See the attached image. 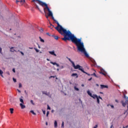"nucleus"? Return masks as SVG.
Here are the masks:
<instances>
[{
  "label": "nucleus",
  "instance_id": "nucleus-1",
  "mask_svg": "<svg viewBox=\"0 0 128 128\" xmlns=\"http://www.w3.org/2000/svg\"><path fill=\"white\" fill-rule=\"evenodd\" d=\"M56 22L58 24V26L55 28L56 30L62 36H64V38H62V40L66 42V40H70L76 46L78 50L84 54L86 58H88V54L86 51L84 42H82V40L77 38L76 37L74 36V34H72V32H70V31H67L66 30L64 29L58 21H56Z\"/></svg>",
  "mask_w": 128,
  "mask_h": 128
},
{
  "label": "nucleus",
  "instance_id": "nucleus-2",
  "mask_svg": "<svg viewBox=\"0 0 128 128\" xmlns=\"http://www.w3.org/2000/svg\"><path fill=\"white\" fill-rule=\"evenodd\" d=\"M66 58H68V60L71 64H72V66L73 68H74V70H80L81 72H84V68L82 66H81L79 64H77L76 66V64H74V62H72V60L70 58H68V57H66Z\"/></svg>",
  "mask_w": 128,
  "mask_h": 128
},
{
  "label": "nucleus",
  "instance_id": "nucleus-3",
  "mask_svg": "<svg viewBox=\"0 0 128 128\" xmlns=\"http://www.w3.org/2000/svg\"><path fill=\"white\" fill-rule=\"evenodd\" d=\"M39 3L40 4V6H46V8L47 10H48V16H52V12L50 10V8H48V4L42 2H40Z\"/></svg>",
  "mask_w": 128,
  "mask_h": 128
},
{
  "label": "nucleus",
  "instance_id": "nucleus-4",
  "mask_svg": "<svg viewBox=\"0 0 128 128\" xmlns=\"http://www.w3.org/2000/svg\"><path fill=\"white\" fill-rule=\"evenodd\" d=\"M87 94L90 96L91 98H92L94 100H96V98H98V96L96 94H92V92L90 91V90H87Z\"/></svg>",
  "mask_w": 128,
  "mask_h": 128
},
{
  "label": "nucleus",
  "instance_id": "nucleus-5",
  "mask_svg": "<svg viewBox=\"0 0 128 128\" xmlns=\"http://www.w3.org/2000/svg\"><path fill=\"white\" fill-rule=\"evenodd\" d=\"M100 88L101 90H104V88H108V86L106 85L100 84Z\"/></svg>",
  "mask_w": 128,
  "mask_h": 128
},
{
  "label": "nucleus",
  "instance_id": "nucleus-6",
  "mask_svg": "<svg viewBox=\"0 0 128 128\" xmlns=\"http://www.w3.org/2000/svg\"><path fill=\"white\" fill-rule=\"evenodd\" d=\"M18 2H20V4H24V2H26V0H16V4H18Z\"/></svg>",
  "mask_w": 128,
  "mask_h": 128
},
{
  "label": "nucleus",
  "instance_id": "nucleus-7",
  "mask_svg": "<svg viewBox=\"0 0 128 128\" xmlns=\"http://www.w3.org/2000/svg\"><path fill=\"white\" fill-rule=\"evenodd\" d=\"M96 98V100H97V102L98 104H100V99L102 100V97H100V96H98V98Z\"/></svg>",
  "mask_w": 128,
  "mask_h": 128
},
{
  "label": "nucleus",
  "instance_id": "nucleus-8",
  "mask_svg": "<svg viewBox=\"0 0 128 128\" xmlns=\"http://www.w3.org/2000/svg\"><path fill=\"white\" fill-rule=\"evenodd\" d=\"M20 106L22 110H24V108H26V106L24 104V103H20Z\"/></svg>",
  "mask_w": 128,
  "mask_h": 128
},
{
  "label": "nucleus",
  "instance_id": "nucleus-9",
  "mask_svg": "<svg viewBox=\"0 0 128 128\" xmlns=\"http://www.w3.org/2000/svg\"><path fill=\"white\" fill-rule=\"evenodd\" d=\"M49 54H52V56H56V53H54V51H50L49 52Z\"/></svg>",
  "mask_w": 128,
  "mask_h": 128
},
{
  "label": "nucleus",
  "instance_id": "nucleus-10",
  "mask_svg": "<svg viewBox=\"0 0 128 128\" xmlns=\"http://www.w3.org/2000/svg\"><path fill=\"white\" fill-rule=\"evenodd\" d=\"M104 70L102 69L101 72H100V74H103V76H106V73H104Z\"/></svg>",
  "mask_w": 128,
  "mask_h": 128
},
{
  "label": "nucleus",
  "instance_id": "nucleus-11",
  "mask_svg": "<svg viewBox=\"0 0 128 128\" xmlns=\"http://www.w3.org/2000/svg\"><path fill=\"white\" fill-rule=\"evenodd\" d=\"M72 76H76V78H78V74L76 73H74L72 74Z\"/></svg>",
  "mask_w": 128,
  "mask_h": 128
},
{
  "label": "nucleus",
  "instance_id": "nucleus-12",
  "mask_svg": "<svg viewBox=\"0 0 128 128\" xmlns=\"http://www.w3.org/2000/svg\"><path fill=\"white\" fill-rule=\"evenodd\" d=\"M4 74V72H2V70L0 69V76H2V78H4V75H2Z\"/></svg>",
  "mask_w": 128,
  "mask_h": 128
},
{
  "label": "nucleus",
  "instance_id": "nucleus-13",
  "mask_svg": "<svg viewBox=\"0 0 128 128\" xmlns=\"http://www.w3.org/2000/svg\"><path fill=\"white\" fill-rule=\"evenodd\" d=\"M20 101L21 104H24V100L22 99V96H21V98H20Z\"/></svg>",
  "mask_w": 128,
  "mask_h": 128
},
{
  "label": "nucleus",
  "instance_id": "nucleus-14",
  "mask_svg": "<svg viewBox=\"0 0 128 128\" xmlns=\"http://www.w3.org/2000/svg\"><path fill=\"white\" fill-rule=\"evenodd\" d=\"M126 102H124V101H122V106H126Z\"/></svg>",
  "mask_w": 128,
  "mask_h": 128
},
{
  "label": "nucleus",
  "instance_id": "nucleus-15",
  "mask_svg": "<svg viewBox=\"0 0 128 128\" xmlns=\"http://www.w3.org/2000/svg\"><path fill=\"white\" fill-rule=\"evenodd\" d=\"M42 92L43 94H46V96H48V94H50V92L48 93V92H46L44 91Z\"/></svg>",
  "mask_w": 128,
  "mask_h": 128
},
{
  "label": "nucleus",
  "instance_id": "nucleus-16",
  "mask_svg": "<svg viewBox=\"0 0 128 128\" xmlns=\"http://www.w3.org/2000/svg\"><path fill=\"white\" fill-rule=\"evenodd\" d=\"M10 52H16V50H14V47H12L10 48Z\"/></svg>",
  "mask_w": 128,
  "mask_h": 128
},
{
  "label": "nucleus",
  "instance_id": "nucleus-17",
  "mask_svg": "<svg viewBox=\"0 0 128 128\" xmlns=\"http://www.w3.org/2000/svg\"><path fill=\"white\" fill-rule=\"evenodd\" d=\"M39 38H40V42H44V39L42 38L41 36H40Z\"/></svg>",
  "mask_w": 128,
  "mask_h": 128
},
{
  "label": "nucleus",
  "instance_id": "nucleus-18",
  "mask_svg": "<svg viewBox=\"0 0 128 128\" xmlns=\"http://www.w3.org/2000/svg\"><path fill=\"white\" fill-rule=\"evenodd\" d=\"M54 128L58 127V122H56V120L54 121Z\"/></svg>",
  "mask_w": 128,
  "mask_h": 128
},
{
  "label": "nucleus",
  "instance_id": "nucleus-19",
  "mask_svg": "<svg viewBox=\"0 0 128 128\" xmlns=\"http://www.w3.org/2000/svg\"><path fill=\"white\" fill-rule=\"evenodd\" d=\"M30 112H31V114H34V116H36V112H34V110H30Z\"/></svg>",
  "mask_w": 128,
  "mask_h": 128
},
{
  "label": "nucleus",
  "instance_id": "nucleus-20",
  "mask_svg": "<svg viewBox=\"0 0 128 128\" xmlns=\"http://www.w3.org/2000/svg\"><path fill=\"white\" fill-rule=\"evenodd\" d=\"M74 90H76L77 92H78L80 90V89H78V88H76V86H74Z\"/></svg>",
  "mask_w": 128,
  "mask_h": 128
},
{
  "label": "nucleus",
  "instance_id": "nucleus-21",
  "mask_svg": "<svg viewBox=\"0 0 128 128\" xmlns=\"http://www.w3.org/2000/svg\"><path fill=\"white\" fill-rule=\"evenodd\" d=\"M10 114H14V108H10Z\"/></svg>",
  "mask_w": 128,
  "mask_h": 128
},
{
  "label": "nucleus",
  "instance_id": "nucleus-22",
  "mask_svg": "<svg viewBox=\"0 0 128 128\" xmlns=\"http://www.w3.org/2000/svg\"><path fill=\"white\" fill-rule=\"evenodd\" d=\"M33 2H38V4H40V2H42V1L39 0H33Z\"/></svg>",
  "mask_w": 128,
  "mask_h": 128
},
{
  "label": "nucleus",
  "instance_id": "nucleus-23",
  "mask_svg": "<svg viewBox=\"0 0 128 128\" xmlns=\"http://www.w3.org/2000/svg\"><path fill=\"white\" fill-rule=\"evenodd\" d=\"M50 64H53V66H56V62H50Z\"/></svg>",
  "mask_w": 128,
  "mask_h": 128
},
{
  "label": "nucleus",
  "instance_id": "nucleus-24",
  "mask_svg": "<svg viewBox=\"0 0 128 128\" xmlns=\"http://www.w3.org/2000/svg\"><path fill=\"white\" fill-rule=\"evenodd\" d=\"M54 38L55 40H58V36H54Z\"/></svg>",
  "mask_w": 128,
  "mask_h": 128
},
{
  "label": "nucleus",
  "instance_id": "nucleus-25",
  "mask_svg": "<svg viewBox=\"0 0 128 128\" xmlns=\"http://www.w3.org/2000/svg\"><path fill=\"white\" fill-rule=\"evenodd\" d=\"M0 54H2V49L0 47Z\"/></svg>",
  "mask_w": 128,
  "mask_h": 128
},
{
  "label": "nucleus",
  "instance_id": "nucleus-26",
  "mask_svg": "<svg viewBox=\"0 0 128 128\" xmlns=\"http://www.w3.org/2000/svg\"><path fill=\"white\" fill-rule=\"evenodd\" d=\"M84 72V74H87L88 76H90V74L84 71V72Z\"/></svg>",
  "mask_w": 128,
  "mask_h": 128
},
{
  "label": "nucleus",
  "instance_id": "nucleus-27",
  "mask_svg": "<svg viewBox=\"0 0 128 128\" xmlns=\"http://www.w3.org/2000/svg\"><path fill=\"white\" fill-rule=\"evenodd\" d=\"M91 76H96V78H98V76H96V73H94L93 74H91Z\"/></svg>",
  "mask_w": 128,
  "mask_h": 128
},
{
  "label": "nucleus",
  "instance_id": "nucleus-28",
  "mask_svg": "<svg viewBox=\"0 0 128 128\" xmlns=\"http://www.w3.org/2000/svg\"><path fill=\"white\" fill-rule=\"evenodd\" d=\"M34 50H35L36 52H40V50L36 48H34Z\"/></svg>",
  "mask_w": 128,
  "mask_h": 128
},
{
  "label": "nucleus",
  "instance_id": "nucleus-29",
  "mask_svg": "<svg viewBox=\"0 0 128 128\" xmlns=\"http://www.w3.org/2000/svg\"><path fill=\"white\" fill-rule=\"evenodd\" d=\"M12 80H13V82H16V79L13 78Z\"/></svg>",
  "mask_w": 128,
  "mask_h": 128
},
{
  "label": "nucleus",
  "instance_id": "nucleus-30",
  "mask_svg": "<svg viewBox=\"0 0 128 128\" xmlns=\"http://www.w3.org/2000/svg\"><path fill=\"white\" fill-rule=\"evenodd\" d=\"M30 102L32 104L34 105V101L32 100H30Z\"/></svg>",
  "mask_w": 128,
  "mask_h": 128
},
{
  "label": "nucleus",
  "instance_id": "nucleus-31",
  "mask_svg": "<svg viewBox=\"0 0 128 128\" xmlns=\"http://www.w3.org/2000/svg\"><path fill=\"white\" fill-rule=\"evenodd\" d=\"M48 114H50V112L48 111L46 112V116H48Z\"/></svg>",
  "mask_w": 128,
  "mask_h": 128
},
{
  "label": "nucleus",
  "instance_id": "nucleus-32",
  "mask_svg": "<svg viewBox=\"0 0 128 128\" xmlns=\"http://www.w3.org/2000/svg\"><path fill=\"white\" fill-rule=\"evenodd\" d=\"M64 122H62V127L64 128Z\"/></svg>",
  "mask_w": 128,
  "mask_h": 128
},
{
  "label": "nucleus",
  "instance_id": "nucleus-33",
  "mask_svg": "<svg viewBox=\"0 0 128 128\" xmlns=\"http://www.w3.org/2000/svg\"><path fill=\"white\" fill-rule=\"evenodd\" d=\"M40 31L41 32H44V30L42 29V28H41L40 30Z\"/></svg>",
  "mask_w": 128,
  "mask_h": 128
},
{
  "label": "nucleus",
  "instance_id": "nucleus-34",
  "mask_svg": "<svg viewBox=\"0 0 128 128\" xmlns=\"http://www.w3.org/2000/svg\"><path fill=\"white\" fill-rule=\"evenodd\" d=\"M47 106H48L47 109L50 110V106L48 105Z\"/></svg>",
  "mask_w": 128,
  "mask_h": 128
},
{
  "label": "nucleus",
  "instance_id": "nucleus-35",
  "mask_svg": "<svg viewBox=\"0 0 128 128\" xmlns=\"http://www.w3.org/2000/svg\"><path fill=\"white\" fill-rule=\"evenodd\" d=\"M22 84L20 83L19 84V88H22Z\"/></svg>",
  "mask_w": 128,
  "mask_h": 128
},
{
  "label": "nucleus",
  "instance_id": "nucleus-36",
  "mask_svg": "<svg viewBox=\"0 0 128 128\" xmlns=\"http://www.w3.org/2000/svg\"><path fill=\"white\" fill-rule=\"evenodd\" d=\"M36 8L40 10V8H38V5H36Z\"/></svg>",
  "mask_w": 128,
  "mask_h": 128
},
{
  "label": "nucleus",
  "instance_id": "nucleus-37",
  "mask_svg": "<svg viewBox=\"0 0 128 128\" xmlns=\"http://www.w3.org/2000/svg\"><path fill=\"white\" fill-rule=\"evenodd\" d=\"M13 72H16V70L14 68L12 69Z\"/></svg>",
  "mask_w": 128,
  "mask_h": 128
},
{
  "label": "nucleus",
  "instance_id": "nucleus-38",
  "mask_svg": "<svg viewBox=\"0 0 128 128\" xmlns=\"http://www.w3.org/2000/svg\"><path fill=\"white\" fill-rule=\"evenodd\" d=\"M56 66L58 67L60 66V64H58L56 63Z\"/></svg>",
  "mask_w": 128,
  "mask_h": 128
},
{
  "label": "nucleus",
  "instance_id": "nucleus-39",
  "mask_svg": "<svg viewBox=\"0 0 128 128\" xmlns=\"http://www.w3.org/2000/svg\"><path fill=\"white\" fill-rule=\"evenodd\" d=\"M43 114H46V110H43Z\"/></svg>",
  "mask_w": 128,
  "mask_h": 128
},
{
  "label": "nucleus",
  "instance_id": "nucleus-40",
  "mask_svg": "<svg viewBox=\"0 0 128 128\" xmlns=\"http://www.w3.org/2000/svg\"><path fill=\"white\" fill-rule=\"evenodd\" d=\"M93 128H98V125H96Z\"/></svg>",
  "mask_w": 128,
  "mask_h": 128
},
{
  "label": "nucleus",
  "instance_id": "nucleus-41",
  "mask_svg": "<svg viewBox=\"0 0 128 128\" xmlns=\"http://www.w3.org/2000/svg\"><path fill=\"white\" fill-rule=\"evenodd\" d=\"M110 106H111L112 108H114L113 105H110Z\"/></svg>",
  "mask_w": 128,
  "mask_h": 128
},
{
  "label": "nucleus",
  "instance_id": "nucleus-42",
  "mask_svg": "<svg viewBox=\"0 0 128 128\" xmlns=\"http://www.w3.org/2000/svg\"><path fill=\"white\" fill-rule=\"evenodd\" d=\"M20 54H22V56H24V52H20Z\"/></svg>",
  "mask_w": 128,
  "mask_h": 128
},
{
  "label": "nucleus",
  "instance_id": "nucleus-43",
  "mask_svg": "<svg viewBox=\"0 0 128 128\" xmlns=\"http://www.w3.org/2000/svg\"><path fill=\"white\" fill-rule=\"evenodd\" d=\"M18 92H19L20 93V90H19L18 89L17 90Z\"/></svg>",
  "mask_w": 128,
  "mask_h": 128
},
{
  "label": "nucleus",
  "instance_id": "nucleus-44",
  "mask_svg": "<svg viewBox=\"0 0 128 128\" xmlns=\"http://www.w3.org/2000/svg\"><path fill=\"white\" fill-rule=\"evenodd\" d=\"M52 20H54V16H52Z\"/></svg>",
  "mask_w": 128,
  "mask_h": 128
},
{
  "label": "nucleus",
  "instance_id": "nucleus-45",
  "mask_svg": "<svg viewBox=\"0 0 128 128\" xmlns=\"http://www.w3.org/2000/svg\"><path fill=\"white\" fill-rule=\"evenodd\" d=\"M92 78H90V79L88 80L90 81L91 80H92Z\"/></svg>",
  "mask_w": 128,
  "mask_h": 128
},
{
  "label": "nucleus",
  "instance_id": "nucleus-46",
  "mask_svg": "<svg viewBox=\"0 0 128 128\" xmlns=\"http://www.w3.org/2000/svg\"><path fill=\"white\" fill-rule=\"evenodd\" d=\"M115 102H118V100H115Z\"/></svg>",
  "mask_w": 128,
  "mask_h": 128
},
{
  "label": "nucleus",
  "instance_id": "nucleus-47",
  "mask_svg": "<svg viewBox=\"0 0 128 128\" xmlns=\"http://www.w3.org/2000/svg\"><path fill=\"white\" fill-rule=\"evenodd\" d=\"M82 86H84V84H82Z\"/></svg>",
  "mask_w": 128,
  "mask_h": 128
},
{
  "label": "nucleus",
  "instance_id": "nucleus-48",
  "mask_svg": "<svg viewBox=\"0 0 128 128\" xmlns=\"http://www.w3.org/2000/svg\"><path fill=\"white\" fill-rule=\"evenodd\" d=\"M29 48L30 49V50H32V48Z\"/></svg>",
  "mask_w": 128,
  "mask_h": 128
},
{
  "label": "nucleus",
  "instance_id": "nucleus-49",
  "mask_svg": "<svg viewBox=\"0 0 128 128\" xmlns=\"http://www.w3.org/2000/svg\"><path fill=\"white\" fill-rule=\"evenodd\" d=\"M96 86H99L98 84H96Z\"/></svg>",
  "mask_w": 128,
  "mask_h": 128
},
{
  "label": "nucleus",
  "instance_id": "nucleus-50",
  "mask_svg": "<svg viewBox=\"0 0 128 128\" xmlns=\"http://www.w3.org/2000/svg\"><path fill=\"white\" fill-rule=\"evenodd\" d=\"M46 126H48V122H46Z\"/></svg>",
  "mask_w": 128,
  "mask_h": 128
},
{
  "label": "nucleus",
  "instance_id": "nucleus-51",
  "mask_svg": "<svg viewBox=\"0 0 128 128\" xmlns=\"http://www.w3.org/2000/svg\"><path fill=\"white\" fill-rule=\"evenodd\" d=\"M58 70H60L58 68H57V71L58 72Z\"/></svg>",
  "mask_w": 128,
  "mask_h": 128
},
{
  "label": "nucleus",
  "instance_id": "nucleus-52",
  "mask_svg": "<svg viewBox=\"0 0 128 128\" xmlns=\"http://www.w3.org/2000/svg\"><path fill=\"white\" fill-rule=\"evenodd\" d=\"M46 60H48V61L50 60V59H48V58H47Z\"/></svg>",
  "mask_w": 128,
  "mask_h": 128
},
{
  "label": "nucleus",
  "instance_id": "nucleus-53",
  "mask_svg": "<svg viewBox=\"0 0 128 128\" xmlns=\"http://www.w3.org/2000/svg\"><path fill=\"white\" fill-rule=\"evenodd\" d=\"M124 98H126V95L125 94H124Z\"/></svg>",
  "mask_w": 128,
  "mask_h": 128
},
{
  "label": "nucleus",
  "instance_id": "nucleus-54",
  "mask_svg": "<svg viewBox=\"0 0 128 128\" xmlns=\"http://www.w3.org/2000/svg\"><path fill=\"white\" fill-rule=\"evenodd\" d=\"M38 48H40V46H38Z\"/></svg>",
  "mask_w": 128,
  "mask_h": 128
},
{
  "label": "nucleus",
  "instance_id": "nucleus-55",
  "mask_svg": "<svg viewBox=\"0 0 128 128\" xmlns=\"http://www.w3.org/2000/svg\"><path fill=\"white\" fill-rule=\"evenodd\" d=\"M52 112H54V110H52Z\"/></svg>",
  "mask_w": 128,
  "mask_h": 128
},
{
  "label": "nucleus",
  "instance_id": "nucleus-56",
  "mask_svg": "<svg viewBox=\"0 0 128 128\" xmlns=\"http://www.w3.org/2000/svg\"><path fill=\"white\" fill-rule=\"evenodd\" d=\"M62 68H64V67H63V66H62Z\"/></svg>",
  "mask_w": 128,
  "mask_h": 128
},
{
  "label": "nucleus",
  "instance_id": "nucleus-57",
  "mask_svg": "<svg viewBox=\"0 0 128 128\" xmlns=\"http://www.w3.org/2000/svg\"><path fill=\"white\" fill-rule=\"evenodd\" d=\"M46 18H48V17L47 16H46Z\"/></svg>",
  "mask_w": 128,
  "mask_h": 128
},
{
  "label": "nucleus",
  "instance_id": "nucleus-58",
  "mask_svg": "<svg viewBox=\"0 0 128 128\" xmlns=\"http://www.w3.org/2000/svg\"><path fill=\"white\" fill-rule=\"evenodd\" d=\"M128 126H126V128H128Z\"/></svg>",
  "mask_w": 128,
  "mask_h": 128
}]
</instances>
